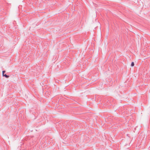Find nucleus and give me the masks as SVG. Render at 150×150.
Here are the masks:
<instances>
[{
    "label": "nucleus",
    "mask_w": 150,
    "mask_h": 150,
    "mask_svg": "<svg viewBox=\"0 0 150 150\" xmlns=\"http://www.w3.org/2000/svg\"><path fill=\"white\" fill-rule=\"evenodd\" d=\"M63 127L60 130L61 131L63 130V131H67L68 130H69V125L68 123V121H66L64 122L63 124Z\"/></svg>",
    "instance_id": "f257e3e1"
},
{
    "label": "nucleus",
    "mask_w": 150,
    "mask_h": 150,
    "mask_svg": "<svg viewBox=\"0 0 150 150\" xmlns=\"http://www.w3.org/2000/svg\"><path fill=\"white\" fill-rule=\"evenodd\" d=\"M4 76H5L6 78H7L9 77V76L8 75H7L6 74H4Z\"/></svg>",
    "instance_id": "f03ea898"
},
{
    "label": "nucleus",
    "mask_w": 150,
    "mask_h": 150,
    "mask_svg": "<svg viewBox=\"0 0 150 150\" xmlns=\"http://www.w3.org/2000/svg\"><path fill=\"white\" fill-rule=\"evenodd\" d=\"M134 65V63L133 62H132L131 64V66L133 67Z\"/></svg>",
    "instance_id": "7ed1b4c3"
},
{
    "label": "nucleus",
    "mask_w": 150,
    "mask_h": 150,
    "mask_svg": "<svg viewBox=\"0 0 150 150\" xmlns=\"http://www.w3.org/2000/svg\"><path fill=\"white\" fill-rule=\"evenodd\" d=\"M6 71H2V75L4 76V73H5Z\"/></svg>",
    "instance_id": "20e7f679"
}]
</instances>
